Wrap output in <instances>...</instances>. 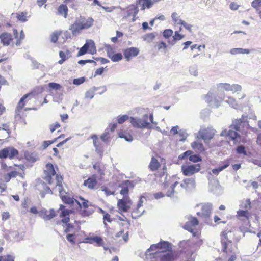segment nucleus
Returning <instances> with one entry per match:
<instances>
[{
  "instance_id": "1",
  "label": "nucleus",
  "mask_w": 261,
  "mask_h": 261,
  "mask_svg": "<svg viewBox=\"0 0 261 261\" xmlns=\"http://www.w3.org/2000/svg\"><path fill=\"white\" fill-rule=\"evenodd\" d=\"M172 245L167 241H161L159 243L152 244L146 252V256L155 255L160 261H174V253L171 251Z\"/></svg>"
},
{
  "instance_id": "2",
  "label": "nucleus",
  "mask_w": 261,
  "mask_h": 261,
  "mask_svg": "<svg viewBox=\"0 0 261 261\" xmlns=\"http://www.w3.org/2000/svg\"><path fill=\"white\" fill-rule=\"evenodd\" d=\"M231 85L228 83H220L217 85L216 91H210L204 96L205 101L212 107H218L224 99V91H230Z\"/></svg>"
},
{
  "instance_id": "3",
  "label": "nucleus",
  "mask_w": 261,
  "mask_h": 261,
  "mask_svg": "<svg viewBox=\"0 0 261 261\" xmlns=\"http://www.w3.org/2000/svg\"><path fill=\"white\" fill-rule=\"evenodd\" d=\"M232 233L229 230L223 232L221 238L222 250L226 254L228 258V261H234L236 259V254L238 253V248L233 245L230 240Z\"/></svg>"
},
{
  "instance_id": "4",
  "label": "nucleus",
  "mask_w": 261,
  "mask_h": 261,
  "mask_svg": "<svg viewBox=\"0 0 261 261\" xmlns=\"http://www.w3.org/2000/svg\"><path fill=\"white\" fill-rule=\"evenodd\" d=\"M94 21L92 17L80 15L76 18L74 22L70 26L69 30L71 31L73 35H77L82 30L88 29L91 27Z\"/></svg>"
},
{
  "instance_id": "5",
  "label": "nucleus",
  "mask_w": 261,
  "mask_h": 261,
  "mask_svg": "<svg viewBox=\"0 0 261 261\" xmlns=\"http://www.w3.org/2000/svg\"><path fill=\"white\" fill-rule=\"evenodd\" d=\"M130 122L134 127L141 129H150L152 127L151 123L155 124L153 121V114L149 115L146 114L142 117H130Z\"/></svg>"
},
{
  "instance_id": "6",
  "label": "nucleus",
  "mask_w": 261,
  "mask_h": 261,
  "mask_svg": "<svg viewBox=\"0 0 261 261\" xmlns=\"http://www.w3.org/2000/svg\"><path fill=\"white\" fill-rule=\"evenodd\" d=\"M56 189L59 192L60 197L65 203L68 204H73L75 202V200L68 195H66V193L63 190L61 184L62 178L60 177L58 175L56 176Z\"/></svg>"
},
{
  "instance_id": "7",
  "label": "nucleus",
  "mask_w": 261,
  "mask_h": 261,
  "mask_svg": "<svg viewBox=\"0 0 261 261\" xmlns=\"http://www.w3.org/2000/svg\"><path fill=\"white\" fill-rule=\"evenodd\" d=\"M197 207H200L201 211L197 212V215L206 220L211 216L212 211V205L210 203H201L197 205Z\"/></svg>"
},
{
  "instance_id": "8",
  "label": "nucleus",
  "mask_w": 261,
  "mask_h": 261,
  "mask_svg": "<svg viewBox=\"0 0 261 261\" xmlns=\"http://www.w3.org/2000/svg\"><path fill=\"white\" fill-rule=\"evenodd\" d=\"M215 132V130L212 127H208L206 128H201L198 132V137L202 139L206 142L213 138Z\"/></svg>"
},
{
  "instance_id": "9",
  "label": "nucleus",
  "mask_w": 261,
  "mask_h": 261,
  "mask_svg": "<svg viewBox=\"0 0 261 261\" xmlns=\"http://www.w3.org/2000/svg\"><path fill=\"white\" fill-rule=\"evenodd\" d=\"M200 165L199 164L191 165H182L181 171L184 175L190 176L200 170Z\"/></svg>"
},
{
  "instance_id": "10",
  "label": "nucleus",
  "mask_w": 261,
  "mask_h": 261,
  "mask_svg": "<svg viewBox=\"0 0 261 261\" xmlns=\"http://www.w3.org/2000/svg\"><path fill=\"white\" fill-rule=\"evenodd\" d=\"M18 154V150L12 147L0 150V159H6L8 157L10 159H12Z\"/></svg>"
},
{
  "instance_id": "11",
  "label": "nucleus",
  "mask_w": 261,
  "mask_h": 261,
  "mask_svg": "<svg viewBox=\"0 0 261 261\" xmlns=\"http://www.w3.org/2000/svg\"><path fill=\"white\" fill-rule=\"evenodd\" d=\"M146 200L144 196H141L140 198L139 201L137 205L136 208L133 210L132 216L133 219H137L138 217H140L145 212V210L142 208V204Z\"/></svg>"
},
{
  "instance_id": "12",
  "label": "nucleus",
  "mask_w": 261,
  "mask_h": 261,
  "mask_svg": "<svg viewBox=\"0 0 261 261\" xmlns=\"http://www.w3.org/2000/svg\"><path fill=\"white\" fill-rule=\"evenodd\" d=\"M45 173L46 174V176L44 178L45 180L49 184H51V177L56 174V172L52 164L47 163L46 164Z\"/></svg>"
},
{
  "instance_id": "13",
  "label": "nucleus",
  "mask_w": 261,
  "mask_h": 261,
  "mask_svg": "<svg viewBox=\"0 0 261 261\" xmlns=\"http://www.w3.org/2000/svg\"><path fill=\"white\" fill-rule=\"evenodd\" d=\"M220 136L228 137L232 140H233L234 142H238L239 139L240 138L239 134L232 130H227L226 129H224L222 131L220 134Z\"/></svg>"
},
{
  "instance_id": "14",
  "label": "nucleus",
  "mask_w": 261,
  "mask_h": 261,
  "mask_svg": "<svg viewBox=\"0 0 261 261\" xmlns=\"http://www.w3.org/2000/svg\"><path fill=\"white\" fill-rule=\"evenodd\" d=\"M39 215L44 220H50L56 216V213L54 209H50L49 211L46 209H42L39 211Z\"/></svg>"
},
{
  "instance_id": "15",
  "label": "nucleus",
  "mask_w": 261,
  "mask_h": 261,
  "mask_svg": "<svg viewBox=\"0 0 261 261\" xmlns=\"http://www.w3.org/2000/svg\"><path fill=\"white\" fill-rule=\"evenodd\" d=\"M199 221L195 217H190L185 224L184 228L191 232H193L194 227L198 225Z\"/></svg>"
},
{
  "instance_id": "16",
  "label": "nucleus",
  "mask_w": 261,
  "mask_h": 261,
  "mask_svg": "<svg viewBox=\"0 0 261 261\" xmlns=\"http://www.w3.org/2000/svg\"><path fill=\"white\" fill-rule=\"evenodd\" d=\"M60 210L61 211L60 217L62 218V222L67 224L69 221V215L72 213V211L66 209L65 206L62 204L60 205Z\"/></svg>"
},
{
  "instance_id": "17",
  "label": "nucleus",
  "mask_w": 261,
  "mask_h": 261,
  "mask_svg": "<svg viewBox=\"0 0 261 261\" xmlns=\"http://www.w3.org/2000/svg\"><path fill=\"white\" fill-rule=\"evenodd\" d=\"M139 53L138 48L136 47H130L124 51V55L127 61H129L132 57L137 56Z\"/></svg>"
},
{
  "instance_id": "18",
  "label": "nucleus",
  "mask_w": 261,
  "mask_h": 261,
  "mask_svg": "<svg viewBox=\"0 0 261 261\" xmlns=\"http://www.w3.org/2000/svg\"><path fill=\"white\" fill-rule=\"evenodd\" d=\"M29 95V94H25L20 99L15 110V118L18 116H20V111L25 105L24 100L28 97Z\"/></svg>"
},
{
  "instance_id": "19",
  "label": "nucleus",
  "mask_w": 261,
  "mask_h": 261,
  "mask_svg": "<svg viewBox=\"0 0 261 261\" xmlns=\"http://www.w3.org/2000/svg\"><path fill=\"white\" fill-rule=\"evenodd\" d=\"M97 183L96 177L93 175L85 180L84 185L88 188L93 189L96 187Z\"/></svg>"
},
{
  "instance_id": "20",
  "label": "nucleus",
  "mask_w": 261,
  "mask_h": 261,
  "mask_svg": "<svg viewBox=\"0 0 261 261\" xmlns=\"http://www.w3.org/2000/svg\"><path fill=\"white\" fill-rule=\"evenodd\" d=\"M229 161H226L224 162V165L223 166H221L218 167V168L213 169L209 173L211 175L213 174L215 175H218L221 171L228 167L229 166Z\"/></svg>"
},
{
  "instance_id": "21",
  "label": "nucleus",
  "mask_w": 261,
  "mask_h": 261,
  "mask_svg": "<svg viewBox=\"0 0 261 261\" xmlns=\"http://www.w3.org/2000/svg\"><path fill=\"white\" fill-rule=\"evenodd\" d=\"M0 39L4 45L8 46L12 40V36L10 34L4 33L0 35Z\"/></svg>"
},
{
  "instance_id": "22",
  "label": "nucleus",
  "mask_w": 261,
  "mask_h": 261,
  "mask_svg": "<svg viewBox=\"0 0 261 261\" xmlns=\"http://www.w3.org/2000/svg\"><path fill=\"white\" fill-rule=\"evenodd\" d=\"M88 49V53L90 54L93 55L96 53V46L94 41L92 40H88L85 44Z\"/></svg>"
},
{
  "instance_id": "23",
  "label": "nucleus",
  "mask_w": 261,
  "mask_h": 261,
  "mask_svg": "<svg viewBox=\"0 0 261 261\" xmlns=\"http://www.w3.org/2000/svg\"><path fill=\"white\" fill-rule=\"evenodd\" d=\"M93 139V145L95 148V151L99 154H101L103 152L102 148L101 145V143L98 140L96 136L94 135L92 137Z\"/></svg>"
},
{
  "instance_id": "24",
  "label": "nucleus",
  "mask_w": 261,
  "mask_h": 261,
  "mask_svg": "<svg viewBox=\"0 0 261 261\" xmlns=\"http://www.w3.org/2000/svg\"><path fill=\"white\" fill-rule=\"evenodd\" d=\"M160 166V163L158 162V160L155 158L152 157L149 165V168L150 170L155 171L158 170Z\"/></svg>"
},
{
  "instance_id": "25",
  "label": "nucleus",
  "mask_w": 261,
  "mask_h": 261,
  "mask_svg": "<svg viewBox=\"0 0 261 261\" xmlns=\"http://www.w3.org/2000/svg\"><path fill=\"white\" fill-rule=\"evenodd\" d=\"M229 52L231 55L249 54L251 52V50L249 49L242 48H234L231 49Z\"/></svg>"
},
{
  "instance_id": "26",
  "label": "nucleus",
  "mask_w": 261,
  "mask_h": 261,
  "mask_svg": "<svg viewBox=\"0 0 261 261\" xmlns=\"http://www.w3.org/2000/svg\"><path fill=\"white\" fill-rule=\"evenodd\" d=\"M183 38L184 35L179 34L177 31H175L174 35L172 36V37L170 39H169L168 43L170 44L173 45L177 41L181 40Z\"/></svg>"
},
{
  "instance_id": "27",
  "label": "nucleus",
  "mask_w": 261,
  "mask_h": 261,
  "mask_svg": "<svg viewBox=\"0 0 261 261\" xmlns=\"http://www.w3.org/2000/svg\"><path fill=\"white\" fill-rule=\"evenodd\" d=\"M118 207L122 212H127L130 207V204L126 203L123 200H119L117 203Z\"/></svg>"
},
{
  "instance_id": "28",
  "label": "nucleus",
  "mask_w": 261,
  "mask_h": 261,
  "mask_svg": "<svg viewBox=\"0 0 261 261\" xmlns=\"http://www.w3.org/2000/svg\"><path fill=\"white\" fill-rule=\"evenodd\" d=\"M153 4V2L151 0H139L138 5L139 7H141V9L144 10L146 8H150Z\"/></svg>"
},
{
  "instance_id": "29",
  "label": "nucleus",
  "mask_w": 261,
  "mask_h": 261,
  "mask_svg": "<svg viewBox=\"0 0 261 261\" xmlns=\"http://www.w3.org/2000/svg\"><path fill=\"white\" fill-rule=\"evenodd\" d=\"M249 215V213L247 211L244 210H240L237 211V217L240 219L244 220L248 219Z\"/></svg>"
},
{
  "instance_id": "30",
  "label": "nucleus",
  "mask_w": 261,
  "mask_h": 261,
  "mask_svg": "<svg viewBox=\"0 0 261 261\" xmlns=\"http://www.w3.org/2000/svg\"><path fill=\"white\" fill-rule=\"evenodd\" d=\"M240 207L245 211H248L251 208V202L249 199L242 200L239 205Z\"/></svg>"
},
{
  "instance_id": "31",
  "label": "nucleus",
  "mask_w": 261,
  "mask_h": 261,
  "mask_svg": "<svg viewBox=\"0 0 261 261\" xmlns=\"http://www.w3.org/2000/svg\"><path fill=\"white\" fill-rule=\"evenodd\" d=\"M156 35V33H148L143 36L142 38L144 41L147 43H150L153 41Z\"/></svg>"
},
{
  "instance_id": "32",
  "label": "nucleus",
  "mask_w": 261,
  "mask_h": 261,
  "mask_svg": "<svg viewBox=\"0 0 261 261\" xmlns=\"http://www.w3.org/2000/svg\"><path fill=\"white\" fill-rule=\"evenodd\" d=\"M68 12V8L66 5L62 4L60 5L58 9V13L61 15H63L65 18H66Z\"/></svg>"
},
{
  "instance_id": "33",
  "label": "nucleus",
  "mask_w": 261,
  "mask_h": 261,
  "mask_svg": "<svg viewBox=\"0 0 261 261\" xmlns=\"http://www.w3.org/2000/svg\"><path fill=\"white\" fill-rule=\"evenodd\" d=\"M9 237L10 239L12 238L14 241H18L22 239L23 236L20 234L17 231H13L10 232Z\"/></svg>"
},
{
  "instance_id": "34",
  "label": "nucleus",
  "mask_w": 261,
  "mask_h": 261,
  "mask_svg": "<svg viewBox=\"0 0 261 261\" xmlns=\"http://www.w3.org/2000/svg\"><path fill=\"white\" fill-rule=\"evenodd\" d=\"M138 8L135 6H131L129 7L128 10V15L133 16L134 17L137 14L138 12Z\"/></svg>"
},
{
  "instance_id": "35",
  "label": "nucleus",
  "mask_w": 261,
  "mask_h": 261,
  "mask_svg": "<svg viewBox=\"0 0 261 261\" xmlns=\"http://www.w3.org/2000/svg\"><path fill=\"white\" fill-rule=\"evenodd\" d=\"M171 17L175 24H180L183 21L180 18V16L176 12H173L171 15Z\"/></svg>"
},
{
  "instance_id": "36",
  "label": "nucleus",
  "mask_w": 261,
  "mask_h": 261,
  "mask_svg": "<svg viewBox=\"0 0 261 261\" xmlns=\"http://www.w3.org/2000/svg\"><path fill=\"white\" fill-rule=\"evenodd\" d=\"M178 134L180 137L179 139L180 141H185L188 136V134L187 133V130L184 129H179Z\"/></svg>"
},
{
  "instance_id": "37",
  "label": "nucleus",
  "mask_w": 261,
  "mask_h": 261,
  "mask_svg": "<svg viewBox=\"0 0 261 261\" xmlns=\"http://www.w3.org/2000/svg\"><path fill=\"white\" fill-rule=\"evenodd\" d=\"M225 101L228 103L233 108L237 109L238 107V105L236 102V99L232 97H228L227 99H226Z\"/></svg>"
},
{
  "instance_id": "38",
  "label": "nucleus",
  "mask_w": 261,
  "mask_h": 261,
  "mask_svg": "<svg viewBox=\"0 0 261 261\" xmlns=\"http://www.w3.org/2000/svg\"><path fill=\"white\" fill-rule=\"evenodd\" d=\"M184 182H185L188 187H193L195 185V178H187L184 180Z\"/></svg>"
},
{
  "instance_id": "39",
  "label": "nucleus",
  "mask_w": 261,
  "mask_h": 261,
  "mask_svg": "<svg viewBox=\"0 0 261 261\" xmlns=\"http://www.w3.org/2000/svg\"><path fill=\"white\" fill-rule=\"evenodd\" d=\"M119 136L121 138H123L127 142H130L133 141V138L131 135L127 133H119Z\"/></svg>"
},
{
  "instance_id": "40",
  "label": "nucleus",
  "mask_w": 261,
  "mask_h": 261,
  "mask_svg": "<svg viewBox=\"0 0 261 261\" xmlns=\"http://www.w3.org/2000/svg\"><path fill=\"white\" fill-rule=\"evenodd\" d=\"M242 123H243V120L241 119H236L233 121L231 126L236 130H239Z\"/></svg>"
},
{
  "instance_id": "41",
  "label": "nucleus",
  "mask_w": 261,
  "mask_h": 261,
  "mask_svg": "<svg viewBox=\"0 0 261 261\" xmlns=\"http://www.w3.org/2000/svg\"><path fill=\"white\" fill-rule=\"evenodd\" d=\"M27 14L28 13L27 12H22L17 15V18L19 20L22 22H25L28 20Z\"/></svg>"
},
{
  "instance_id": "42",
  "label": "nucleus",
  "mask_w": 261,
  "mask_h": 261,
  "mask_svg": "<svg viewBox=\"0 0 261 261\" xmlns=\"http://www.w3.org/2000/svg\"><path fill=\"white\" fill-rule=\"evenodd\" d=\"M236 151L238 154L247 155V151L245 150L244 146L242 145H239L236 148Z\"/></svg>"
},
{
  "instance_id": "43",
  "label": "nucleus",
  "mask_w": 261,
  "mask_h": 261,
  "mask_svg": "<svg viewBox=\"0 0 261 261\" xmlns=\"http://www.w3.org/2000/svg\"><path fill=\"white\" fill-rule=\"evenodd\" d=\"M178 184V181H175L173 184L171 186V191H168L167 193H166V195L168 197H172L174 195V193H175V191H174V188H175V187Z\"/></svg>"
},
{
  "instance_id": "44",
  "label": "nucleus",
  "mask_w": 261,
  "mask_h": 261,
  "mask_svg": "<svg viewBox=\"0 0 261 261\" xmlns=\"http://www.w3.org/2000/svg\"><path fill=\"white\" fill-rule=\"evenodd\" d=\"M113 62H118L122 58V56L120 53L113 54L110 58Z\"/></svg>"
},
{
  "instance_id": "45",
  "label": "nucleus",
  "mask_w": 261,
  "mask_h": 261,
  "mask_svg": "<svg viewBox=\"0 0 261 261\" xmlns=\"http://www.w3.org/2000/svg\"><path fill=\"white\" fill-rule=\"evenodd\" d=\"M106 51L109 58H110L114 53V48L110 45H106Z\"/></svg>"
},
{
  "instance_id": "46",
  "label": "nucleus",
  "mask_w": 261,
  "mask_h": 261,
  "mask_svg": "<svg viewBox=\"0 0 261 261\" xmlns=\"http://www.w3.org/2000/svg\"><path fill=\"white\" fill-rule=\"evenodd\" d=\"M81 202H79L76 200H75V202L79 205L80 207H83L84 208H87L88 207V201L86 200H85L83 198H81Z\"/></svg>"
},
{
  "instance_id": "47",
  "label": "nucleus",
  "mask_w": 261,
  "mask_h": 261,
  "mask_svg": "<svg viewBox=\"0 0 261 261\" xmlns=\"http://www.w3.org/2000/svg\"><path fill=\"white\" fill-rule=\"evenodd\" d=\"M93 240L94 241V242H95L98 246H102L103 245V240L100 237H93Z\"/></svg>"
},
{
  "instance_id": "48",
  "label": "nucleus",
  "mask_w": 261,
  "mask_h": 261,
  "mask_svg": "<svg viewBox=\"0 0 261 261\" xmlns=\"http://www.w3.org/2000/svg\"><path fill=\"white\" fill-rule=\"evenodd\" d=\"M242 90V86L239 84L231 85V90L233 93L240 92Z\"/></svg>"
},
{
  "instance_id": "49",
  "label": "nucleus",
  "mask_w": 261,
  "mask_h": 261,
  "mask_svg": "<svg viewBox=\"0 0 261 261\" xmlns=\"http://www.w3.org/2000/svg\"><path fill=\"white\" fill-rule=\"evenodd\" d=\"M129 118V117L127 115H123L122 116H118L117 117V121L119 124H122L125 121H126Z\"/></svg>"
},
{
  "instance_id": "50",
  "label": "nucleus",
  "mask_w": 261,
  "mask_h": 261,
  "mask_svg": "<svg viewBox=\"0 0 261 261\" xmlns=\"http://www.w3.org/2000/svg\"><path fill=\"white\" fill-rule=\"evenodd\" d=\"M61 32H54L51 35V41L53 43H56L58 39V37L60 35Z\"/></svg>"
},
{
  "instance_id": "51",
  "label": "nucleus",
  "mask_w": 261,
  "mask_h": 261,
  "mask_svg": "<svg viewBox=\"0 0 261 261\" xmlns=\"http://www.w3.org/2000/svg\"><path fill=\"white\" fill-rule=\"evenodd\" d=\"M192 146L193 148H197L200 151L203 150V146L202 144L198 141L193 142L192 143Z\"/></svg>"
},
{
  "instance_id": "52",
  "label": "nucleus",
  "mask_w": 261,
  "mask_h": 261,
  "mask_svg": "<svg viewBox=\"0 0 261 261\" xmlns=\"http://www.w3.org/2000/svg\"><path fill=\"white\" fill-rule=\"evenodd\" d=\"M173 31L171 29H166L163 32V36L166 38H169L173 35Z\"/></svg>"
},
{
  "instance_id": "53",
  "label": "nucleus",
  "mask_w": 261,
  "mask_h": 261,
  "mask_svg": "<svg viewBox=\"0 0 261 261\" xmlns=\"http://www.w3.org/2000/svg\"><path fill=\"white\" fill-rule=\"evenodd\" d=\"M94 94L95 93L93 92V91L90 88L86 92L85 94V98L92 99L94 96Z\"/></svg>"
},
{
  "instance_id": "54",
  "label": "nucleus",
  "mask_w": 261,
  "mask_h": 261,
  "mask_svg": "<svg viewBox=\"0 0 261 261\" xmlns=\"http://www.w3.org/2000/svg\"><path fill=\"white\" fill-rule=\"evenodd\" d=\"M2 127H0V130L2 129V130H5L6 131H7V135H3V137H9V135H10V130H9V129L8 128V125H7V124H6V123H4V124H2Z\"/></svg>"
},
{
  "instance_id": "55",
  "label": "nucleus",
  "mask_w": 261,
  "mask_h": 261,
  "mask_svg": "<svg viewBox=\"0 0 261 261\" xmlns=\"http://www.w3.org/2000/svg\"><path fill=\"white\" fill-rule=\"evenodd\" d=\"M189 72L192 75L195 76H197L198 75L197 68L195 66H191L189 68Z\"/></svg>"
},
{
  "instance_id": "56",
  "label": "nucleus",
  "mask_w": 261,
  "mask_h": 261,
  "mask_svg": "<svg viewBox=\"0 0 261 261\" xmlns=\"http://www.w3.org/2000/svg\"><path fill=\"white\" fill-rule=\"evenodd\" d=\"M85 81L84 77H81L77 79H75L73 81V84L76 85H80Z\"/></svg>"
},
{
  "instance_id": "57",
  "label": "nucleus",
  "mask_w": 261,
  "mask_h": 261,
  "mask_svg": "<svg viewBox=\"0 0 261 261\" xmlns=\"http://www.w3.org/2000/svg\"><path fill=\"white\" fill-rule=\"evenodd\" d=\"M100 88L102 89V91L101 92L99 93V94H102L107 91V88L105 86H103L102 87H95V86H94V87L91 88V90L94 93Z\"/></svg>"
},
{
  "instance_id": "58",
  "label": "nucleus",
  "mask_w": 261,
  "mask_h": 261,
  "mask_svg": "<svg viewBox=\"0 0 261 261\" xmlns=\"http://www.w3.org/2000/svg\"><path fill=\"white\" fill-rule=\"evenodd\" d=\"M87 52H88V49H87V47H86V46L85 45V44H84L83 45V46L82 47L80 48V50L79 51V52L77 53V56H81L84 55L85 54H86Z\"/></svg>"
},
{
  "instance_id": "59",
  "label": "nucleus",
  "mask_w": 261,
  "mask_h": 261,
  "mask_svg": "<svg viewBox=\"0 0 261 261\" xmlns=\"http://www.w3.org/2000/svg\"><path fill=\"white\" fill-rule=\"evenodd\" d=\"M189 159L190 161L193 162H198L200 161L201 159V158L197 155L194 154V155H190V156L189 158Z\"/></svg>"
},
{
  "instance_id": "60",
  "label": "nucleus",
  "mask_w": 261,
  "mask_h": 261,
  "mask_svg": "<svg viewBox=\"0 0 261 261\" xmlns=\"http://www.w3.org/2000/svg\"><path fill=\"white\" fill-rule=\"evenodd\" d=\"M48 87L50 88L55 90H58L61 88V86L60 84L56 83H49L48 84Z\"/></svg>"
},
{
  "instance_id": "61",
  "label": "nucleus",
  "mask_w": 261,
  "mask_h": 261,
  "mask_svg": "<svg viewBox=\"0 0 261 261\" xmlns=\"http://www.w3.org/2000/svg\"><path fill=\"white\" fill-rule=\"evenodd\" d=\"M0 261H14L13 256L7 255L4 256H0Z\"/></svg>"
},
{
  "instance_id": "62",
  "label": "nucleus",
  "mask_w": 261,
  "mask_h": 261,
  "mask_svg": "<svg viewBox=\"0 0 261 261\" xmlns=\"http://www.w3.org/2000/svg\"><path fill=\"white\" fill-rule=\"evenodd\" d=\"M25 35L22 30L21 31L20 33L19 37L17 39V40L16 42V45L17 46H19L21 43V41L24 38Z\"/></svg>"
},
{
  "instance_id": "63",
  "label": "nucleus",
  "mask_w": 261,
  "mask_h": 261,
  "mask_svg": "<svg viewBox=\"0 0 261 261\" xmlns=\"http://www.w3.org/2000/svg\"><path fill=\"white\" fill-rule=\"evenodd\" d=\"M192 153V151H187L185 152H184L183 153L181 154L180 155H179V159H186L187 157H189L190 156V155Z\"/></svg>"
},
{
  "instance_id": "64",
  "label": "nucleus",
  "mask_w": 261,
  "mask_h": 261,
  "mask_svg": "<svg viewBox=\"0 0 261 261\" xmlns=\"http://www.w3.org/2000/svg\"><path fill=\"white\" fill-rule=\"evenodd\" d=\"M101 190L105 192V195L107 196H110L111 195H113L114 194V192L111 191L108 188L102 187Z\"/></svg>"
}]
</instances>
